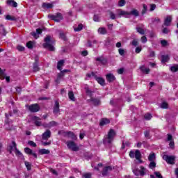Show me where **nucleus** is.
Here are the masks:
<instances>
[{
	"label": "nucleus",
	"mask_w": 178,
	"mask_h": 178,
	"mask_svg": "<svg viewBox=\"0 0 178 178\" xmlns=\"http://www.w3.org/2000/svg\"><path fill=\"white\" fill-rule=\"evenodd\" d=\"M116 13L117 17H122V16H124L125 17L127 16H134L135 17H138V16H140V12H138V10L134 8L130 12H127L122 9H118L116 10Z\"/></svg>",
	"instance_id": "nucleus-1"
},
{
	"label": "nucleus",
	"mask_w": 178,
	"mask_h": 178,
	"mask_svg": "<svg viewBox=\"0 0 178 178\" xmlns=\"http://www.w3.org/2000/svg\"><path fill=\"white\" fill-rule=\"evenodd\" d=\"M115 137H116V131L114 129H111L107 135L104 136L103 143L104 144H112L113 140H115Z\"/></svg>",
	"instance_id": "nucleus-2"
},
{
	"label": "nucleus",
	"mask_w": 178,
	"mask_h": 178,
	"mask_svg": "<svg viewBox=\"0 0 178 178\" xmlns=\"http://www.w3.org/2000/svg\"><path fill=\"white\" fill-rule=\"evenodd\" d=\"M44 42L45 43L43 44L44 48L49 49V51H55V47L51 44V37L49 35H47L44 38Z\"/></svg>",
	"instance_id": "nucleus-3"
},
{
	"label": "nucleus",
	"mask_w": 178,
	"mask_h": 178,
	"mask_svg": "<svg viewBox=\"0 0 178 178\" xmlns=\"http://www.w3.org/2000/svg\"><path fill=\"white\" fill-rule=\"evenodd\" d=\"M48 17L50 20H54V22H56L57 23H59L60 20H63V15L60 13H57L56 15L49 14Z\"/></svg>",
	"instance_id": "nucleus-4"
},
{
	"label": "nucleus",
	"mask_w": 178,
	"mask_h": 178,
	"mask_svg": "<svg viewBox=\"0 0 178 178\" xmlns=\"http://www.w3.org/2000/svg\"><path fill=\"white\" fill-rule=\"evenodd\" d=\"M66 145L69 149H71V151H74L75 152H77V151L80 149V147L77 146L76 143L72 140L67 141Z\"/></svg>",
	"instance_id": "nucleus-5"
},
{
	"label": "nucleus",
	"mask_w": 178,
	"mask_h": 178,
	"mask_svg": "<svg viewBox=\"0 0 178 178\" xmlns=\"http://www.w3.org/2000/svg\"><path fill=\"white\" fill-rule=\"evenodd\" d=\"M163 159L169 165H175V159H176V157L175 156H168L164 154L163 156Z\"/></svg>",
	"instance_id": "nucleus-6"
},
{
	"label": "nucleus",
	"mask_w": 178,
	"mask_h": 178,
	"mask_svg": "<svg viewBox=\"0 0 178 178\" xmlns=\"http://www.w3.org/2000/svg\"><path fill=\"white\" fill-rule=\"evenodd\" d=\"M29 109L30 112H32L33 113H35V112H38L40 109V105L38 104H31L29 106Z\"/></svg>",
	"instance_id": "nucleus-7"
},
{
	"label": "nucleus",
	"mask_w": 178,
	"mask_h": 178,
	"mask_svg": "<svg viewBox=\"0 0 178 178\" xmlns=\"http://www.w3.org/2000/svg\"><path fill=\"white\" fill-rule=\"evenodd\" d=\"M113 170V168L111 165L104 167L102 171V176H106L109 173V172H112Z\"/></svg>",
	"instance_id": "nucleus-8"
},
{
	"label": "nucleus",
	"mask_w": 178,
	"mask_h": 178,
	"mask_svg": "<svg viewBox=\"0 0 178 178\" xmlns=\"http://www.w3.org/2000/svg\"><path fill=\"white\" fill-rule=\"evenodd\" d=\"M0 79L1 80H5L7 81V83H9L10 81V77L6 76V74H5V72H3V70H1L0 68Z\"/></svg>",
	"instance_id": "nucleus-9"
},
{
	"label": "nucleus",
	"mask_w": 178,
	"mask_h": 178,
	"mask_svg": "<svg viewBox=\"0 0 178 178\" xmlns=\"http://www.w3.org/2000/svg\"><path fill=\"white\" fill-rule=\"evenodd\" d=\"M65 137H68V138H71V140H77V136L72 131L65 132Z\"/></svg>",
	"instance_id": "nucleus-10"
},
{
	"label": "nucleus",
	"mask_w": 178,
	"mask_h": 178,
	"mask_svg": "<svg viewBox=\"0 0 178 178\" xmlns=\"http://www.w3.org/2000/svg\"><path fill=\"white\" fill-rule=\"evenodd\" d=\"M12 144L13 145H9L8 147V150L9 151L10 154H12L13 151H15L16 149H17L16 142L13 140Z\"/></svg>",
	"instance_id": "nucleus-11"
},
{
	"label": "nucleus",
	"mask_w": 178,
	"mask_h": 178,
	"mask_svg": "<svg viewBox=\"0 0 178 178\" xmlns=\"http://www.w3.org/2000/svg\"><path fill=\"white\" fill-rule=\"evenodd\" d=\"M42 140H48V138H51V131L47 129L42 135Z\"/></svg>",
	"instance_id": "nucleus-12"
},
{
	"label": "nucleus",
	"mask_w": 178,
	"mask_h": 178,
	"mask_svg": "<svg viewBox=\"0 0 178 178\" xmlns=\"http://www.w3.org/2000/svg\"><path fill=\"white\" fill-rule=\"evenodd\" d=\"M60 112L59 110V102L56 101L55 102V105H54V108L53 110V113H54V115H58V113Z\"/></svg>",
	"instance_id": "nucleus-13"
},
{
	"label": "nucleus",
	"mask_w": 178,
	"mask_h": 178,
	"mask_svg": "<svg viewBox=\"0 0 178 178\" xmlns=\"http://www.w3.org/2000/svg\"><path fill=\"white\" fill-rule=\"evenodd\" d=\"M33 121L36 126H38V127L42 126V122H41V118H40L37 116H34Z\"/></svg>",
	"instance_id": "nucleus-14"
},
{
	"label": "nucleus",
	"mask_w": 178,
	"mask_h": 178,
	"mask_svg": "<svg viewBox=\"0 0 178 178\" xmlns=\"http://www.w3.org/2000/svg\"><path fill=\"white\" fill-rule=\"evenodd\" d=\"M24 152H26V154H28L29 155H33V156H34V158H37V154L33 152V150H31V149H30L29 147H26L24 149Z\"/></svg>",
	"instance_id": "nucleus-15"
},
{
	"label": "nucleus",
	"mask_w": 178,
	"mask_h": 178,
	"mask_svg": "<svg viewBox=\"0 0 178 178\" xmlns=\"http://www.w3.org/2000/svg\"><path fill=\"white\" fill-rule=\"evenodd\" d=\"M6 3L7 5H8V6H12L13 8H17V3H16L15 0H7Z\"/></svg>",
	"instance_id": "nucleus-16"
},
{
	"label": "nucleus",
	"mask_w": 178,
	"mask_h": 178,
	"mask_svg": "<svg viewBox=\"0 0 178 178\" xmlns=\"http://www.w3.org/2000/svg\"><path fill=\"white\" fill-rule=\"evenodd\" d=\"M90 101L93 104V105H95V106H97L101 104V101L99 99L91 97Z\"/></svg>",
	"instance_id": "nucleus-17"
},
{
	"label": "nucleus",
	"mask_w": 178,
	"mask_h": 178,
	"mask_svg": "<svg viewBox=\"0 0 178 178\" xmlns=\"http://www.w3.org/2000/svg\"><path fill=\"white\" fill-rule=\"evenodd\" d=\"M111 123V120L107 118H103L101 120L99 126H106V124H109Z\"/></svg>",
	"instance_id": "nucleus-18"
},
{
	"label": "nucleus",
	"mask_w": 178,
	"mask_h": 178,
	"mask_svg": "<svg viewBox=\"0 0 178 178\" xmlns=\"http://www.w3.org/2000/svg\"><path fill=\"white\" fill-rule=\"evenodd\" d=\"M172 23V17L170 15L167 16L164 21V26H169Z\"/></svg>",
	"instance_id": "nucleus-19"
},
{
	"label": "nucleus",
	"mask_w": 178,
	"mask_h": 178,
	"mask_svg": "<svg viewBox=\"0 0 178 178\" xmlns=\"http://www.w3.org/2000/svg\"><path fill=\"white\" fill-rule=\"evenodd\" d=\"M58 123L55 121H51L49 124H44L43 126L44 127H48L49 129H51V127H54L55 126H57Z\"/></svg>",
	"instance_id": "nucleus-20"
},
{
	"label": "nucleus",
	"mask_w": 178,
	"mask_h": 178,
	"mask_svg": "<svg viewBox=\"0 0 178 178\" xmlns=\"http://www.w3.org/2000/svg\"><path fill=\"white\" fill-rule=\"evenodd\" d=\"M170 60V57L169 55H162L161 56V63H166V62H169Z\"/></svg>",
	"instance_id": "nucleus-21"
},
{
	"label": "nucleus",
	"mask_w": 178,
	"mask_h": 178,
	"mask_svg": "<svg viewBox=\"0 0 178 178\" xmlns=\"http://www.w3.org/2000/svg\"><path fill=\"white\" fill-rule=\"evenodd\" d=\"M116 78H115V76L113 74H108L106 75V80L107 81H109V83H112V81H115Z\"/></svg>",
	"instance_id": "nucleus-22"
},
{
	"label": "nucleus",
	"mask_w": 178,
	"mask_h": 178,
	"mask_svg": "<svg viewBox=\"0 0 178 178\" xmlns=\"http://www.w3.org/2000/svg\"><path fill=\"white\" fill-rule=\"evenodd\" d=\"M96 81L100 84V86H105V79L102 77H95Z\"/></svg>",
	"instance_id": "nucleus-23"
},
{
	"label": "nucleus",
	"mask_w": 178,
	"mask_h": 178,
	"mask_svg": "<svg viewBox=\"0 0 178 178\" xmlns=\"http://www.w3.org/2000/svg\"><path fill=\"white\" fill-rule=\"evenodd\" d=\"M140 69L142 72L145 73V74H149V72H151L149 68H146L145 65L141 66Z\"/></svg>",
	"instance_id": "nucleus-24"
},
{
	"label": "nucleus",
	"mask_w": 178,
	"mask_h": 178,
	"mask_svg": "<svg viewBox=\"0 0 178 178\" xmlns=\"http://www.w3.org/2000/svg\"><path fill=\"white\" fill-rule=\"evenodd\" d=\"M98 33L99 34H102V35H105V34H107L108 31H106V28L100 27L98 29Z\"/></svg>",
	"instance_id": "nucleus-25"
},
{
	"label": "nucleus",
	"mask_w": 178,
	"mask_h": 178,
	"mask_svg": "<svg viewBox=\"0 0 178 178\" xmlns=\"http://www.w3.org/2000/svg\"><path fill=\"white\" fill-rule=\"evenodd\" d=\"M42 8H44V9H51V8H54V5H52L49 3H43Z\"/></svg>",
	"instance_id": "nucleus-26"
},
{
	"label": "nucleus",
	"mask_w": 178,
	"mask_h": 178,
	"mask_svg": "<svg viewBox=\"0 0 178 178\" xmlns=\"http://www.w3.org/2000/svg\"><path fill=\"white\" fill-rule=\"evenodd\" d=\"M135 158L137 161H140V159H141V152L140 150L137 149L135 151Z\"/></svg>",
	"instance_id": "nucleus-27"
},
{
	"label": "nucleus",
	"mask_w": 178,
	"mask_h": 178,
	"mask_svg": "<svg viewBox=\"0 0 178 178\" xmlns=\"http://www.w3.org/2000/svg\"><path fill=\"white\" fill-rule=\"evenodd\" d=\"M96 60L97 62H100V63H102V65H106V59L102 58V57H98L96 58Z\"/></svg>",
	"instance_id": "nucleus-28"
},
{
	"label": "nucleus",
	"mask_w": 178,
	"mask_h": 178,
	"mask_svg": "<svg viewBox=\"0 0 178 178\" xmlns=\"http://www.w3.org/2000/svg\"><path fill=\"white\" fill-rule=\"evenodd\" d=\"M40 67H38V61L35 60V62L33 63V72H39Z\"/></svg>",
	"instance_id": "nucleus-29"
},
{
	"label": "nucleus",
	"mask_w": 178,
	"mask_h": 178,
	"mask_svg": "<svg viewBox=\"0 0 178 178\" xmlns=\"http://www.w3.org/2000/svg\"><path fill=\"white\" fill-rule=\"evenodd\" d=\"M68 97L71 101H76V97H74V93H73V91H69Z\"/></svg>",
	"instance_id": "nucleus-30"
},
{
	"label": "nucleus",
	"mask_w": 178,
	"mask_h": 178,
	"mask_svg": "<svg viewBox=\"0 0 178 178\" xmlns=\"http://www.w3.org/2000/svg\"><path fill=\"white\" fill-rule=\"evenodd\" d=\"M49 150L46 149H42L39 150V154H40V155H47L49 154Z\"/></svg>",
	"instance_id": "nucleus-31"
},
{
	"label": "nucleus",
	"mask_w": 178,
	"mask_h": 178,
	"mask_svg": "<svg viewBox=\"0 0 178 178\" xmlns=\"http://www.w3.org/2000/svg\"><path fill=\"white\" fill-rule=\"evenodd\" d=\"M155 153H151L149 156H148V160L150 161V162H154L155 161Z\"/></svg>",
	"instance_id": "nucleus-32"
},
{
	"label": "nucleus",
	"mask_w": 178,
	"mask_h": 178,
	"mask_svg": "<svg viewBox=\"0 0 178 178\" xmlns=\"http://www.w3.org/2000/svg\"><path fill=\"white\" fill-rule=\"evenodd\" d=\"M41 33H42V29H36V33L35 32H33L32 33V35L33 37H35V38H37V34H41Z\"/></svg>",
	"instance_id": "nucleus-33"
},
{
	"label": "nucleus",
	"mask_w": 178,
	"mask_h": 178,
	"mask_svg": "<svg viewBox=\"0 0 178 178\" xmlns=\"http://www.w3.org/2000/svg\"><path fill=\"white\" fill-rule=\"evenodd\" d=\"M63 63H65V60H61L58 62L57 68L58 70H62V66H63Z\"/></svg>",
	"instance_id": "nucleus-34"
},
{
	"label": "nucleus",
	"mask_w": 178,
	"mask_h": 178,
	"mask_svg": "<svg viewBox=\"0 0 178 178\" xmlns=\"http://www.w3.org/2000/svg\"><path fill=\"white\" fill-rule=\"evenodd\" d=\"M139 175L140 176H145V168H144V166H140V170H139Z\"/></svg>",
	"instance_id": "nucleus-35"
},
{
	"label": "nucleus",
	"mask_w": 178,
	"mask_h": 178,
	"mask_svg": "<svg viewBox=\"0 0 178 178\" xmlns=\"http://www.w3.org/2000/svg\"><path fill=\"white\" fill-rule=\"evenodd\" d=\"M0 34L6 35V30H5V28L2 25L0 26Z\"/></svg>",
	"instance_id": "nucleus-36"
},
{
	"label": "nucleus",
	"mask_w": 178,
	"mask_h": 178,
	"mask_svg": "<svg viewBox=\"0 0 178 178\" xmlns=\"http://www.w3.org/2000/svg\"><path fill=\"white\" fill-rule=\"evenodd\" d=\"M6 20H10L11 22H15L16 20L15 17L12 15H6Z\"/></svg>",
	"instance_id": "nucleus-37"
},
{
	"label": "nucleus",
	"mask_w": 178,
	"mask_h": 178,
	"mask_svg": "<svg viewBox=\"0 0 178 178\" xmlns=\"http://www.w3.org/2000/svg\"><path fill=\"white\" fill-rule=\"evenodd\" d=\"M74 31H81L83 30V24H79L77 27L74 28Z\"/></svg>",
	"instance_id": "nucleus-38"
},
{
	"label": "nucleus",
	"mask_w": 178,
	"mask_h": 178,
	"mask_svg": "<svg viewBox=\"0 0 178 178\" xmlns=\"http://www.w3.org/2000/svg\"><path fill=\"white\" fill-rule=\"evenodd\" d=\"M136 30L139 34H141L142 35H144L145 34V31H144L142 28L140 27H136Z\"/></svg>",
	"instance_id": "nucleus-39"
},
{
	"label": "nucleus",
	"mask_w": 178,
	"mask_h": 178,
	"mask_svg": "<svg viewBox=\"0 0 178 178\" xmlns=\"http://www.w3.org/2000/svg\"><path fill=\"white\" fill-rule=\"evenodd\" d=\"M26 47L29 48V49H33L34 47V44L33 43L32 41H29L26 43Z\"/></svg>",
	"instance_id": "nucleus-40"
},
{
	"label": "nucleus",
	"mask_w": 178,
	"mask_h": 178,
	"mask_svg": "<svg viewBox=\"0 0 178 178\" xmlns=\"http://www.w3.org/2000/svg\"><path fill=\"white\" fill-rule=\"evenodd\" d=\"M171 72H178V65H174L170 67Z\"/></svg>",
	"instance_id": "nucleus-41"
},
{
	"label": "nucleus",
	"mask_w": 178,
	"mask_h": 178,
	"mask_svg": "<svg viewBox=\"0 0 178 178\" xmlns=\"http://www.w3.org/2000/svg\"><path fill=\"white\" fill-rule=\"evenodd\" d=\"M168 106L169 104H168L166 102H163L161 105V108H162L163 109H168Z\"/></svg>",
	"instance_id": "nucleus-42"
},
{
	"label": "nucleus",
	"mask_w": 178,
	"mask_h": 178,
	"mask_svg": "<svg viewBox=\"0 0 178 178\" xmlns=\"http://www.w3.org/2000/svg\"><path fill=\"white\" fill-rule=\"evenodd\" d=\"M145 137L147 140H149L151 138V135L149 134V131H144Z\"/></svg>",
	"instance_id": "nucleus-43"
},
{
	"label": "nucleus",
	"mask_w": 178,
	"mask_h": 178,
	"mask_svg": "<svg viewBox=\"0 0 178 178\" xmlns=\"http://www.w3.org/2000/svg\"><path fill=\"white\" fill-rule=\"evenodd\" d=\"M144 118L146 120H151V119L152 118V115H151L150 113H146L144 115Z\"/></svg>",
	"instance_id": "nucleus-44"
},
{
	"label": "nucleus",
	"mask_w": 178,
	"mask_h": 178,
	"mask_svg": "<svg viewBox=\"0 0 178 178\" xmlns=\"http://www.w3.org/2000/svg\"><path fill=\"white\" fill-rule=\"evenodd\" d=\"M124 5H126V1L124 0H120L118 2V6L122 7V6H124Z\"/></svg>",
	"instance_id": "nucleus-45"
},
{
	"label": "nucleus",
	"mask_w": 178,
	"mask_h": 178,
	"mask_svg": "<svg viewBox=\"0 0 178 178\" xmlns=\"http://www.w3.org/2000/svg\"><path fill=\"white\" fill-rule=\"evenodd\" d=\"M147 5L143 4V9L142 10V15H145V13H147Z\"/></svg>",
	"instance_id": "nucleus-46"
},
{
	"label": "nucleus",
	"mask_w": 178,
	"mask_h": 178,
	"mask_svg": "<svg viewBox=\"0 0 178 178\" xmlns=\"http://www.w3.org/2000/svg\"><path fill=\"white\" fill-rule=\"evenodd\" d=\"M149 167L150 168V169H154L156 167V163H155L154 161H151Z\"/></svg>",
	"instance_id": "nucleus-47"
},
{
	"label": "nucleus",
	"mask_w": 178,
	"mask_h": 178,
	"mask_svg": "<svg viewBox=\"0 0 178 178\" xmlns=\"http://www.w3.org/2000/svg\"><path fill=\"white\" fill-rule=\"evenodd\" d=\"M25 165H26V168H27V170H31V163H29L27 161H25Z\"/></svg>",
	"instance_id": "nucleus-48"
},
{
	"label": "nucleus",
	"mask_w": 178,
	"mask_h": 178,
	"mask_svg": "<svg viewBox=\"0 0 178 178\" xmlns=\"http://www.w3.org/2000/svg\"><path fill=\"white\" fill-rule=\"evenodd\" d=\"M133 173H134L135 176H140V170L134 169L133 170Z\"/></svg>",
	"instance_id": "nucleus-49"
},
{
	"label": "nucleus",
	"mask_w": 178,
	"mask_h": 178,
	"mask_svg": "<svg viewBox=\"0 0 178 178\" xmlns=\"http://www.w3.org/2000/svg\"><path fill=\"white\" fill-rule=\"evenodd\" d=\"M28 144H29V145H30L31 147H37V144H35V143H34L33 141H32V140H29V142H28Z\"/></svg>",
	"instance_id": "nucleus-50"
},
{
	"label": "nucleus",
	"mask_w": 178,
	"mask_h": 178,
	"mask_svg": "<svg viewBox=\"0 0 178 178\" xmlns=\"http://www.w3.org/2000/svg\"><path fill=\"white\" fill-rule=\"evenodd\" d=\"M154 175H155L156 177H157V178H163V177L159 172H154Z\"/></svg>",
	"instance_id": "nucleus-51"
},
{
	"label": "nucleus",
	"mask_w": 178,
	"mask_h": 178,
	"mask_svg": "<svg viewBox=\"0 0 178 178\" xmlns=\"http://www.w3.org/2000/svg\"><path fill=\"white\" fill-rule=\"evenodd\" d=\"M60 38H61V40H63L64 41H66L67 40L66 35H65V33H60Z\"/></svg>",
	"instance_id": "nucleus-52"
},
{
	"label": "nucleus",
	"mask_w": 178,
	"mask_h": 178,
	"mask_svg": "<svg viewBox=\"0 0 178 178\" xmlns=\"http://www.w3.org/2000/svg\"><path fill=\"white\" fill-rule=\"evenodd\" d=\"M110 17L112 20H115L116 19V15L113 12H110Z\"/></svg>",
	"instance_id": "nucleus-53"
},
{
	"label": "nucleus",
	"mask_w": 178,
	"mask_h": 178,
	"mask_svg": "<svg viewBox=\"0 0 178 178\" xmlns=\"http://www.w3.org/2000/svg\"><path fill=\"white\" fill-rule=\"evenodd\" d=\"M143 51V48L141 47H138L136 48L135 52L136 54H140Z\"/></svg>",
	"instance_id": "nucleus-54"
},
{
	"label": "nucleus",
	"mask_w": 178,
	"mask_h": 178,
	"mask_svg": "<svg viewBox=\"0 0 178 178\" xmlns=\"http://www.w3.org/2000/svg\"><path fill=\"white\" fill-rule=\"evenodd\" d=\"M155 9H156V5L150 4V12H153V10H155Z\"/></svg>",
	"instance_id": "nucleus-55"
},
{
	"label": "nucleus",
	"mask_w": 178,
	"mask_h": 178,
	"mask_svg": "<svg viewBox=\"0 0 178 178\" xmlns=\"http://www.w3.org/2000/svg\"><path fill=\"white\" fill-rule=\"evenodd\" d=\"M161 44L162 47H166L168 45V41H166L165 40H163L161 41Z\"/></svg>",
	"instance_id": "nucleus-56"
},
{
	"label": "nucleus",
	"mask_w": 178,
	"mask_h": 178,
	"mask_svg": "<svg viewBox=\"0 0 178 178\" xmlns=\"http://www.w3.org/2000/svg\"><path fill=\"white\" fill-rule=\"evenodd\" d=\"M129 156L130 158H136V152H134V151H131L129 152Z\"/></svg>",
	"instance_id": "nucleus-57"
},
{
	"label": "nucleus",
	"mask_w": 178,
	"mask_h": 178,
	"mask_svg": "<svg viewBox=\"0 0 178 178\" xmlns=\"http://www.w3.org/2000/svg\"><path fill=\"white\" fill-rule=\"evenodd\" d=\"M85 91L87 94V95H91V90H90V88H85Z\"/></svg>",
	"instance_id": "nucleus-58"
},
{
	"label": "nucleus",
	"mask_w": 178,
	"mask_h": 178,
	"mask_svg": "<svg viewBox=\"0 0 178 178\" xmlns=\"http://www.w3.org/2000/svg\"><path fill=\"white\" fill-rule=\"evenodd\" d=\"M17 49H18L19 52H23V51H24V47L19 45L17 47Z\"/></svg>",
	"instance_id": "nucleus-59"
},
{
	"label": "nucleus",
	"mask_w": 178,
	"mask_h": 178,
	"mask_svg": "<svg viewBox=\"0 0 178 178\" xmlns=\"http://www.w3.org/2000/svg\"><path fill=\"white\" fill-rule=\"evenodd\" d=\"M118 52L120 55H121V56H123V55H124V49H119Z\"/></svg>",
	"instance_id": "nucleus-60"
},
{
	"label": "nucleus",
	"mask_w": 178,
	"mask_h": 178,
	"mask_svg": "<svg viewBox=\"0 0 178 178\" xmlns=\"http://www.w3.org/2000/svg\"><path fill=\"white\" fill-rule=\"evenodd\" d=\"M140 40L143 44H145V42H147V37L145 36H143Z\"/></svg>",
	"instance_id": "nucleus-61"
},
{
	"label": "nucleus",
	"mask_w": 178,
	"mask_h": 178,
	"mask_svg": "<svg viewBox=\"0 0 178 178\" xmlns=\"http://www.w3.org/2000/svg\"><path fill=\"white\" fill-rule=\"evenodd\" d=\"M169 145L172 148V149H173V148H175V141L173 140L170 141Z\"/></svg>",
	"instance_id": "nucleus-62"
},
{
	"label": "nucleus",
	"mask_w": 178,
	"mask_h": 178,
	"mask_svg": "<svg viewBox=\"0 0 178 178\" xmlns=\"http://www.w3.org/2000/svg\"><path fill=\"white\" fill-rule=\"evenodd\" d=\"M93 20L94 22H99V17L98 15H94Z\"/></svg>",
	"instance_id": "nucleus-63"
},
{
	"label": "nucleus",
	"mask_w": 178,
	"mask_h": 178,
	"mask_svg": "<svg viewBox=\"0 0 178 178\" xmlns=\"http://www.w3.org/2000/svg\"><path fill=\"white\" fill-rule=\"evenodd\" d=\"M84 178H91V175L90 173H86L83 175Z\"/></svg>",
	"instance_id": "nucleus-64"
}]
</instances>
